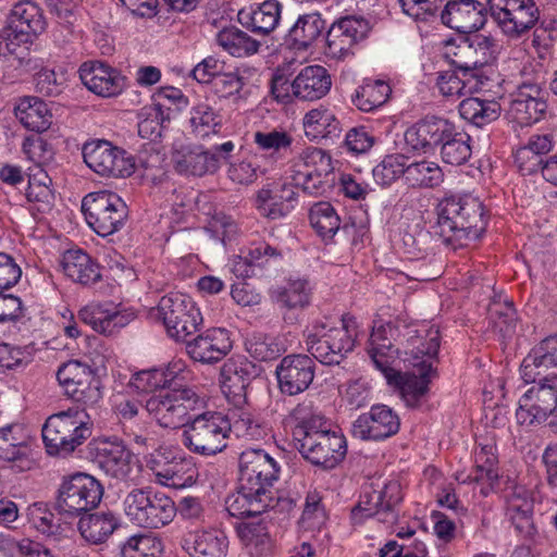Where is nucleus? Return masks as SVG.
<instances>
[{
	"mask_svg": "<svg viewBox=\"0 0 557 557\" xmlns=\"http://www.w3.org/2000/svg\"><path fill=\"white\" fill-rule=\"evenodd\" d=\"M293 438L301 456L323 469H334L347 454L345 436L331 430L326 418L312 404H298L290 412Z\"/></svg>",
	"mask_w": 557,
	"mask_h": 557,
	"instance_id": "nucleus-1",
	"label": "nucleus"
},
{
	"mask_svg": "<svg viewBox=\"0 0 557 557\" xmlns=\"http://www.w3.org/2000/svg\"><path fill=\"white\" fill-rule=\"evenodd\" d=\"M436 213L433 232L446 245L468 238L478 239L485 228L483 205L470 195L443 198L436 207Z\"/></svg>",
	"mask_w": 557,
	"mask_h": 557,
	"instance_id": "nucleus-2",
	"label": "nucleus"
},
{
	"mask_svg": "<svg viewBox=\"0 0 557 557\" xmlns=\"http://www.w3.org/2000/svg\"><path fill=\"white\" fill-rule=\"evenodd\" d=\"M91 435L86 406L76 405L51 414L42 428V440L51 456H69Z\"/></svg>",
	"mask_w": 557,
	"mask_h": 557,
	"instance_id": "nucleus-3",
	"label": "nucleus"
},
{
	"mask_svg": "<svg viewBox=\"0 0 557 557\" xmlns=\"http://www.w3.org/2000/svg\"><path fill=\"white\" fill-rule=\"evenodd\" d=\"M355 323L352 318H343L342 325L336 327L313 324L305 331L307 351L322 364H339L355 348L356 333L351 330Z\"/></svg>",
	"mask_w": 557,
	"mask_h": 557,
	"instance_id": "nucleus-4",
	"label": "nucleus"
},
{
	"mask_svg": "<svg viewBox=\"0 0 557 557\" xmlns=\"http://www.w3.org/2000/svg\"><path fill=\"white\" fill-rule=\"evenodd\" d=\"M230 418L222 412L207 411L186 422L183 444L193 453L213 456L227 447Z\"/></svg>",
	"mask_w": 557,
	"mask_h": 557,
	"instance_id": "nucleus-5",
	"label": "nucleus"
},
{
	"mask_svg": "<svg viewBox=\"0 0 557 557\" xmlns=\"http://www.w3.org/2000/svg\"><path fill=\"white\" fill-rule=\"evenodd\" d=\"M123 505L129 521L147 529H159L169 524L177 511L171 497L143 488L132 490L125 496Z\"/></svg>",
	"mask_w": 557,
	"mask_h": 557,
	"instance_id": "nucleus-6",
	"label": "nucleus"
},
{
	"mask_svg": "<svg viewBox=\"0 0 557 557\" xmlns=\"http://www.w3.org/2000/svg\"><path fill=\"white\" fill-rule=\"evenodd\" d=\"M102 496L103 487L98 480L86 473H76L60 485L54 510L64 519L81 517L95 509Z\"/></svg>",
	"mask_w": 557,
	"mask_h": 557,
	"instance_id": "nucleus-7",
	"label": "nucleus"
},
{
	"mask_svg": "<svg viewBox=\"0 0 557 557\" xmlns=\"http://www.w3.org/2000/svg\"><path fill=\"white\" fill-rule=\"evenodd\" d=\"M201 405L198 394L193 388L184 387L150 396L145 408L160 426L175 429L185 426L190 413Z\"/></svg>",
	"mask_w": 557,
	"mask_h": 557,
	"instance_id": "nucleus-8",
	"label": "nucleus"
},
{
	"mask_svg": "<svg viewBox=\"0 0 557 557\" xmlns=\"http://www.w3.org/2000/svg\"><path fill=\"white\" fill-rule=\"evenodd\" d=\"M82 211L87 224L102 237L119 232L128 218L125 201L110 190H100L85 196L82 200Z\"/></svg>",
	"mask_w": 557,
	"mask_h": 557,
	"instance_id": "nucleus-9",
	"label": "nucleus"
},
{
	"mask_svg": "<svg viewBox=\"0 0 557 557\" xmlns=\"http://www.w3.org/2000/svg\"><path fill=\"white\" fill-rule=\"evenodd\" d=\"M158 311L168 335L177 342H186L203 322L196 302L183 293L163 296L159 301Z\"/></svg>",
	"mask_w": 557,
	"mask_h": 557,
	"instance_id": "nucleus-10",
	"label": "nucleus"
},
{
	"mask_svg": "<svg viewBox=\"0 0 557 557\" xmlns=\"http://www.w3.org/2000/svg\"><path fill=\"white\" fill-rule=\"evenodd\" d=\"M491 16L509 39L517 40L535 27L540 10L534 0H487Z\"/></svg>",
	"mask_w": 557,
	"mask_h": 557,
	"instance_id": "nucleus-11",
	"label": "nucleus"
},
{
	"mask_svg": "<svg viewBox=\"0 0 557 557\" xmlns=\"http://www.w3.org/2000/svg\"><path fill=\"white\" fill-rule=\"evenodd\" d=\"M234 149L232 140L214 144L211 149L201 145H187L173 152L172 161L180 174L205 176L218 172L222 161L227 160Z\"/></svg>",
	"mask_w": 557,
	"mask_h": 557,
	"instance_id": "nucleus-12",
	"label": "nucleus"
},
{
	"mask_svg": "<svg viewBox=\"0 0 557 557\" xmlns=\"http://www.w3.org/2000/svg\"><path fill=\"white\" fill-rule=\"evenodd\" d=\"M406 342L405 361L411 367L410 372L417 373V379H423L428 394L429 385L436 376L434 362L440 349V331L426 326L409 330Z\"/></svg>",
	"mask_w": 557,
	"mask_h": 557,
	"instance_id": "nucleus-13",
	"label": "nucleus"
},
{
	"mask_svg": "<svg viewBox=\"0 0 557 557\" xmlns=\"http://www.w3.org/2000/svg\"><path fill=\"white\" fill-rule=\"evenodd\" d=\"M369 356L375 368L380 370L387 383L400 391L401 397L408 407L416 408L426 396V385L423 379H417L414 372H399L392 367L397 349L389 345L388 349L377 346L368 348Z\"/></svg>",
	"mask_w": 557,
	"mask_h": 557,
	"instance_id": "nucleus-14",
	"label": "nucleus"
},
{
	"mask_svg": "<svg viewBox=\"0 0 557 557\" xmlns=\"http://www.w3.org/2000/svg\"><path fill=\"white\" fill-rule=\"evenodd\" d=\"M83 158L87 166L101 176L123 178L135 171L133 156L109 140L86 143L83 146Z\"/></svg>",
	"mask_w": 557,
	"mask_h": 557,
	"instance_id": "nucleus-15",
	"label": "nucleus"
},
{
	"mask_svg": "<svg viewBox=\"0 0 557 557\" xmlns=\"http://www.w3.org/2000/svg\"><path fill=\"white\" fill-rule=\"evenodd\" d=\"M401 500V486L397 481H389L380 490H366L351 509V521L362 524L367 518L376 517L380 522L393 523L397 519L396 507Z\"/></svg>",
	"mask_w": 557,
	"mask_h": 557,
	"instance_id": "nucleus-16",
	"label": "nucleus"
},
{
	"mask_svg": "<svg viewBox=\"0 0 557 557\" xmlns=\"http://www.w3.org/2000/svg\"><path fill=\"white\" fill-rule=\"evenodd\" d=\"M533 383L519 399L516 411L517 422L521 425L541 424L557 409V380L529 381Z\"/></svg>",
	"mask_w": 557,
	"mask_h": 557,
	"instance_id": "nucleus-17",
	"label": "nucleus"
},
{
	"mask_svg": "<svg viewBox=\"0 0 557 557\" xmlns=\"http://www.w3.org/2000/svg\"><path fill=\"white\" fill-rule=\"evenodd\" d=\"M278 472L277 462L262 449H247L239 456L238 482L245 491L272 495L270 488Z\"/></svg>",
	"mask_w": 557,
	"mask_h": 557,
	"instance_id": "nucleus-18",
	"label": "nucleus"
},
{
	"mask_svg": "<svg viewBox=\"0 0 557 557\" xmlns=\"http://www.w3.org/2000/svg\"><path fill=\"white\" fill-rule=\"evenodd\" d=\"M57 379L66 395L79 406H94L102 398L99 379L90 367L77 360L63 363Z\"/></svg>",
	"mask_w": 557,
	"mask_h": 557,
	"instance_id": "nucleus-19",
	"label": "nucleus"
},
{
	"mask_svg": "<svg viewBox=\"0 0 557 557\" xmlns=\"http://www.w3.org/2000/svg\"><path fill=\"white\" fill-rule=\"evenodd\" d=\"M458 127L443 116L426 115L407 128L405 141L416 151L430 153L453 136Z\"/></svg>",
	"mask_w": 557,
	"mask_h": 557,
	"instance_id": "nucleus-20",
	"label": "nucleus"
},
{
	"mask_svg": "<svg viewBox=\"0 0 557 557\" xmlns=\"http://www.w3.org/2000/svg\"><path fill=\"white\" fill-rule=\"evenodd\" d=\"M399 426V417L389 407L374 405L354 421L351 434L362 441H382L395 435Z\"/></svg>",
	"mask_w": 557,
	"mask_h": 557,
	"instance_id": "nucleus-21",
	"label": "nucleus"
},
{
	"mask_svg": "<svg viewBox=\"0 0 557 557\" xmlns=\"http://www.w3.org/2000/svg\"><path fill=\"white\" fill-rule=\"evenodd\" d=\"M368 32L369 23L362 17L349 15L338 18L327 30L326 54L334 59L346 58Z\"/></svg>",
	"mask_w": 557,
	"mask_h": 557,
	"instance_id": "nucleus-22",
	"label": "nucleus"
},
{
	"mask_svg": "<svg viewBox=\"0 0 557 557\" xmlns=\"http://www.w3.org/2000/svg\"><path fill=\"white\" fill-rule=\"evenodd\" d=\"M487 7V2L479 0H449L441 11V20L458 33L470 34L484 26Z\"/></svg>",
	"mask_w": 557,
	"mask_h": 557,
	"instance_id": "nucleus-23",
	"label": "nucleus"
},
{
	"mask_svg": "<svg viewBox=\"0 0 557 557\" xmlns=\"http://www.w3.org/2000/svg\"><path fill=\"white\" fill-rule=\"evenodd\" d=\"M255 375V366L244 356L228 358L220 372L221 389L225 397L235 406L245 404L247 387Z\"/></svg>",
	"mask_w": 557,
	"mask_h": 557,
	"instance_id": "nucleus-24",
	"label": "nucleus"
},
{
	"mask_svg": "<svg viewBox=\"0 0 557 557\" xmlns=\"http://www.w3.org/2000/svg\"><path fill=\"white\" fill-rule=\"evenodd\" d=\"M314 368V361L307 355L284 357L275 371L282 393L293 396L306 391L313 381Z\"/></svg>",
	"mask_w": 557,
	"mask_h": 557,
	"instance_id": "nucleus-25",
	"label": "nucleus"
},
{
	"mask_svg": "<svg viewBox=\"0 0 557 557\" xmlns=\"http://www.w3.org/2000/svg\"><path fill=\"white\" fill-rule=\"evenodd\" d=\"M230 332L222 327H211L195 338L186 341L189 357L205 364L221 361L232 349Z\"/></svg>",
	"mask_w": 557,
	"mask_h": 557,
	"instance_id": "nucleus-26",
	"label": "nucleus"
},
{
	"mask_svg": "<svg viewBox=\"0 0 557 557\" xmlns=\"http://www.w3.org/2000/svg\"><path fill=\"white\" fill-rule=\"evenodd\" d=\"M520 374L524 382L557 380V336L543 339L523 359Z\"/></svg>",
	"mask_w": 557,
	"mask_h": 557,
	"instance_id": "nucleus-27",
	"label": "nucleus"
},
{
	"mask_svg": "<svg viewBox=\"0 0 557 557\" xmlns=\"http://www.w3.org/2000/svg\"><path fill=\"white\" fill-rule=\"evenodd\" d=\"M149 465L157 481L169 487H189L198 478V469L190 457L174 456L171 459L153 457Z\"/></svg>",
	"mask_w": 557,
	"mask_h": 557,
	"instance_id": "nucleus-28",
	"label": "nucleus"
},
{
	"mask_svg": "<svg viewBox=\"0 0 557 557\" xmlns=\"http://www.w3.org/2000/svg\"><path fill=\"white\" fill-rule=\"evenodd\" d=\"M78 73L82 83L98 96L113 97L124 88V77L102 62H85Z\"/></svg>",
	"mask_w": 557,
	"mask_h": 557,
	"instance_id": "nucleus-29",
	"label": "nucleus"
},
{
	"mask_svg": "<svg viewBox=\"0 0 557 557\" xmlns=\"http://www.w3.org/2000/svg\"><path fill=\"white\" fill-rule=\"evenodd\" d=\"M8 37L28 41L32 35L45 29V20L40 8L32 1H22L14 5L7 20Z\"/></svg>",
	"mask_w": 557,
	"mask_h": 557,
	"instance_id": "nucleus-30",
	"label": "nucleus"
},
{
	"mask_svg": "<svg viewBox=\"0 0 557 557\" xmlns=\"http://www.w3.org/2000/svg\"><path fill=\"white\" fill-rule=\"evenodd\" d=\"M78 319L100 334L111 335L127 325L131 314L123 313L110 304H89L78 311Z\"/></svg>",
	"mask_w": 557,
	"mask_h": 557,
	"instance_id": "nucleus-31",
	"label": "nucleus"
},
{
	"mask_svg": "<svg viewBox=\"0 0 557 557\" xmlns=\"http://www.w3.org/2000/svg\"><path fill=\"white\" fill-rule=\"evenodd\" d=\"M507 515L518 534L531 537L534 534L533 499L529 491L515 485L506 491Z\"/></svg>",
	"mask_w": 557,
	"mask_h": 557,
	"instance_id": "nucleus-32",
	"label": "nucleus"
},
{
	"mask_svg": "<svg viewBox=\"0 0 557 557\" xmlns=\"http://www.w3.org/2000/svg\"><path fill=\"white\" fill-rule=\"evenodd\" d=\"M494 46L493 39L486 36H478L472 42L462 41L447 53L451 66L463 77L475 67L486 63L485 50Z\"/></svg>",
	"mask_w": 557,
	"mask_h": 557,
	"instance_id": "nucleus-33",
	"label": "nucleus"
},
{
	"mask_svg": "<svg viewBox=\"0 0 557 557\" xmlns=\"http://www.w3.org/2000/svg\"><path fill=\"white\" fill-rule=\"evenodd\" d=\"M332 79L321 65H308L294 78V97L304 101L323 98L331 89Z\"/></svg>",
	"mask_w": 557,
	"mask_h": 557,
	"instance_id": "nucleus-34",
	"label": "nucleus"
},
{
	"mask_svg": "<svg viewBox=\"0 0 557 557\" xmlns=\"http://www.w3.org/2000/svg\"><path fill=\"white\" fill-rule=\"evenodd\" d=\"M182 547L190 557H224L228 541L220 530H206L187 533Z\"/></svg>",
	"mask_w": 557,
	"mask_h": 557,
	"instance_id": "nucleus-35",
	"label": "nucleus"
},
{
	"mask_svg": "<svg viewBox=\"0 0 557 557\" xmlns=\"http://www.w3.org/2000/svg\"><path fill=\"white\" fill-rule=\"evenodd\" d=\"M119 527L117 516L110 510L86 512L77 523L81 536L91 545L106 543Z\"/></svg>",
	"mask_w": 557,
	"mask_h": 557,
	"instance_id": "nucleus-36",
	"label": "nucleus"
},
{
	"mask_svg": "<svg viewBox=\"0 0 557 557\" xmlns=\"http://www.w3.org/2000/svg\"><path fill=\"white\" fill-rule=\"evenodd\" d=\"M273 503L272 495L245 491L238 483L237 491L226 497L225 508L232 517L244 519L261 515L268 508L273 507Z\"/></svg>",
	"mask_w": 557,
	"mask_h": 557,
	"instance_id": "nucleus-37",
	"label": "nucleus"
},
{
	"mask_svg": "<svg viewBox=\"0 0 557 557\" xmlns=\"http://www.w3.org/2000/svg\"><path fill=\"white\" fill-rule=\"evenodd\" d=\"M63 271L73 282L90 287L101 281L100 267L81 249H71L63 255Z\"/></svg>",
	"mask_w": 557,
	"mask_h": 557,
	"instance_id": "nucleus-38",
	"label": "nucleus"
},
{
	"mask_svg": "<svg viewBox=\"0 0 557 557\" xmlns=\"http://www.w3.org/2000/svg\"><path fill=\"white\" fill-rule=\"evenodd\" d=\"M14 112L21 124L33 132H45L52 124V114L47 103L38 97L21 98Z\"/></svg>",
	"mask_w": 557,
	"mask_h": 557,
	"instance_id": "nucleus-39",
	"label": "nucleus"
},
{
	"mask_svg": "<svg viewBox=\"0 0 557 557\" xmlns=\"http://www.w3.org/2000/svg\"><path fill=\"white\" fill-rule=\"evenodd\" d=\"M281 17V4L277 0H267L251 12L239 11L238 21L253 33L268 35L275 29Z\"/></svg>",
	"mask_w": 557,
	"mask_h": 557,
	"instance_id": "nucleus-40",
	"label": "nucleus"
},
{
	"mask_svg": "<svg viewBox=\"0 0 557 557\" xmlns=\"http://www.w3.org/2000/svg\"><path fill=\"white\" fill-rule=\"evenodd\" d=\"M189 124L191 133L201 139L218 135L223 127V115L207 100L190 108Z\"/></svg>",
	"mask_w": 557,
	"mask_h": 557,
	"instance_id": "nucleus-41",
	"label": "nucleus"
},
{
	"mask_svg": "<svg viewBox=\"0 0 557 557\" xmlns=\"http://www.w3.org/2000/svg\"><path fill=\"white\" fill-rule=\"evenodd\" d=\"M101 467L107 474L117 480H134L139 472L137 458L125 447L112 446L102 457Z\"/></svg>",
	"mask_w": 557,
	"mask_h": 557,
	"instance_id": "nucleus-42",
	"label": "nucleus"
},
{
	"mask_svg": "<svg viewBox=\"0 0 557 557\" xmlns=\"http://www.w3.org/2000/svg\"><path fill=\"white\" fill-rule=\"evenodd\" d=\"M325 22L319 13H309L298 17L289 29L287 40L297 50H306L322 34Z\"/></svg>",
	"mask_w": 557,
	"mask_h": 557,
	"instance_id": "nucleus-43",
	"label": "nucleus"
},
{
	"mask_svg": "<svg viewBox=\"0 0 557 557\" xmlns=\"http://www.w3.org/2000/svg\"><path fill=\"white\" fill-rule=\"evenodd\" d=\"M302 171L310 174L334 175L330 153L318 147H307L289 160V171Z\"/></svg>",
	"mask_w": 557,
	"mask_h": 557,
	"instance_id": "nucleus-44",
	"label": "nucleus"
},
{
	"mask_svg": "<svg viewBox=\"0 0 557 557\" xmlns=\"http://www.w3.org/2000/svg\"><path fill=\"white\" fill-rule=\"evenodd\" d=\"M502 112L500 104L493 99L470 97L459 104L460 116L478 127L496 121Z\"/></svg>",
	"mask_w": 557,
	"mask_h": 557,
	"instance_id": "nucleus-45",
	"label": "nucleus"
},
{
	"mask_svg": "<svg viewBox=\"0 0 557 557\" xmlns=\"http://www.w3.org/2000/svg\"><path fill=\"white\" fill-rule=\"evenodd\" d=\"M271 297L281 308L304 309L310 304L311 286L307 278H289L285 286L274 289Z\"/></svg>",
	"mask_w": 557,
	"mask_h": 557,
	"instance_id": "nucleus-46",
	"label": "nucleus"
},
{
	"mask_svg": "<svg viewBox=\"0 0 557 557\" xmlns=\"http://www.w3.org/2000/svg\"><path fill=\"white\" fill-rule=\"evenodd\" d=\"M216 42L226 52L235 58H246L256 54L261 42L244 30L232 26L220 30L216 34Z\"/></svg>",
	"mask_w": 557,
	"mask_h": 557,
	"instance_id": "nucleus-47",
	"label": "nucleus"
},
{
	"mask_svg": "<svg viewBox=\"0 0 557 557\" xmlns=\"http://www.w3.org/2000/svg\"><path fill=\"white\" fill-rule=\"evenodd\" d=\"M389 85L381 79H366L351 95V102L360 111L370 112L386 103L391 96Z\"/></svg>",
	"mask_w": 557,
	"mask_h": 557,
	"instance_id": "nucleus-48",
	"label": "nucleus"
},
{
	"mask_svg": "<svg viewBox=\"0 0 557 557\" xmlns=\"http://www.w3.org/2000/svg\"><path fill=\"white\" fill-rule=\"evenodd\" d=\"M29 451L28 445L14 441L10 426L0 429V459L12 462L17 471L29 470L34 465Z\"/></svg>",
	"mask_w": 557,
	"mask_h": 557,
	"instance_id": "nucleus-49",
	"label": "nucleus"
},
{
	"mask_svg": "<svg viewBox=\"0 0 557 557\" xmlns=\"http://www.w3.org/2000/svg\"><path fill=\"white\" fill-rule=\"evenodd\" d=\"M309 221L312 228L323 239H332L341 230V218L327 201H319L310 208Z\"/></svg>",
	"mask_w": 557,
	"mask_h": 557,
	"instance_id": "nucleus-50",
	"label": "nucleus"
},
{
	"mask_svg": "<svg viewBox=\"0 0 557 557\" xmlns=\"http://www.w3.org/2000/svg\"><path fill=\"white\" fill-rule=\"evenodd\" d=\"M545 100H532L513 96L508 109V117L520 126H530L539 122L546 112Z\"/></svg>",
	"mask_w": 557,
	"mask_h": 557,
	"instance_id": "nucleus-51",
	"label": "nucleus"
},
{
	"mask_svg": "<svg viewBox=\"0 0 557 557\" xmlns=\"http://www.w3.org/2000/svg\"><path fill=\"white\" fill-rule=\"evenodd\" d=\"M306 135L312 138H326L336 136L339 128V121L329 110L314 109L306 113L304 117Z\"/></svg>",
	"mask_w": 557,
	"mask_h": 557,
	"instance_id": "nucleus-52",
	"label": "nucleus"
},
{
	"mask_svg": "<svg viewBox=\"0 0 557 557\" xmlns=\"http://www.w3.org/2000/svg\"><path fill=\"white\" fill-rule=\"evenodd\" d=\"M281 252L267 243H259L249 248L244 257H239V261L234 265V272L240 276L255 275V267L263 268L267 265L271 258H278Z\"/></svg>",
	"mask_w": 557,
	"mask_h": 557,
	"instance_id": "nucleus-53",
	"label": "nucleus"
},
{
	"mask_svg": "<svg viewBox=\"0 0 557 557\" xmlns=\"http://www.w3.org/2000/svg\"><path fill=\"white\" fill-rule=\"evenodd\" d=\"M474 472L473 476L468 475L466 479H462L463 483L467 482H482L486 481L491 484L498 480V470H497V457L495 454V447L491 444L480 445L479 449L475 450L474 454Z\"/></svg>",
	"mask_w": 557,
	"mask_h": 557,
	"instance_id": "nucleus-54",
	"label": "nucleus"
},
{
	"mask_svg": "<svg viewBox=\"0 0 557 557\" xmlns=\"http://www.w3.org/2000/svg\"><path fill=\"white\" fill-rule=\"evenodd\" d=\"M245 346L249 355L260 361L274 360L285 351V347L278 338L264 333L251 334L246 339Z\"/></svg>",
	"mask_w": 557,
	"mask_h": 557,
	"instance_id": "nucleus-55",
	"label": "nucleus"
},
{
	"mask_svg": "<svg viewBox=\"0 0 557 557\" xmlns=\"http://www.w3.org/2000/svg\"><path fill=\"white\" fill-rule=\"evenodd\" d=\"M443 171L432 161L412 162L407 165V182L413 187H435L443 182Z\"/></svg>",
	"mask_w": 557,
	"mask_h": 557,
	"instance_id": "nucleus-56",
	"label": "nucleus"
},
{
	"mask_svg": "<svg viewBox=\"0 0 557 557\" xmlns=\"http://www.w3.org/2000/svg\"><path fill=\"white\" fill-rule=\"evenodd\" d=\"M447 143L440 147L442 160L451 165H461L471 157L470 136L456 129Z\"/></svg>",
	"mask_w": 557,
	"mask_h": 557,
	"instance_id": "nucleus-57",
	"label": "nucleus"
},
{
	"mask_svg": "<svg viewBox=\"0 0 557 557\" xmlns=\"http://www.w3.org/2000/svg\"><path fill=\"white\" fill-rule=\"evenodd\" d=\"M290 173L294 185L301 188L305 194L313 197L325 195L333 187L335 181V175L331 174L322 176V174L315 175L298 170H294Z\"/></svg>",
	"mask_w": 557,
	"mask_h": 557,
	"instance_id": "nucleus-58",
	"label": "nucleus"
},
{
	"mask_svg": "<svg viewBox=\"0 0 557 557\" xmlns=\"http://www.w3.org/2000/svg\"><path fill=\"white\" fill-rule=\"evenodd\" d=\"M407 158L403 154L395 153L386 156L381 163L373 169V177L377 184L387 186L395 180L405 176L407 180Z\"/></svg>",
	"mask_w": 557,
	"mask_h": 557,
	"instance_id": "nucleus-59",
	"label": "nucleus"
},
{
	"mask_svg": "<svg viewBox=\"0 0 557 557\" xmlns=\"http://www.w3.org/2000/svg\"><path fill=\"white\" fill-rule=\"evenodd\" d=\"M170 121V109L163 103H153L147 116L138 123V134L143 138L156 139L161 136L163 123Z\"/></svg>",
	"mask_w": 557,
	"mask_h": 557,
	"instance_id": "nucleus-60",
	"label": "nucleus"
},
{
	"mask_svg": "<svg viewBox=\"0 0 557 557\" xmlns=\"http://www.w3.org/2000/svg\"><path fill=\"white\" fill-rule=\"evenodd\" d=\"M51 180L45 176L44 180L32 178L28 182L26 197L28 201L33 202L35 209L41 213L52 210L54 206L55 196L50 188Z\"/></svg>",
	"mask_w": 557,
	"mask_h": 557,
	"instance_id": "nucleus-61",
	"label": "nucleus"
},
{
	"mask_svg": "<svg viewBox=\"0 0 557 557\" xmlns=\"http://www.w3.org/2000/svg\"><path fill=\"white\" fill-rule=\"evenodd\" d=\"M253 143L262 151L285 153L292 147L293 137L286 131L276 128L269 132L258 131L253 134Z\"/></svg>",
	"mask_w": 557,
	"mask_h": 557,
	"instance_id": "nucleus-62",
	"label": "nucleus"
},
{
	"mask_svg": "<svg viewBox=\"0 0 557 557\" xmlns=\"http://www.w3.org/2000/svg\"><path fill=\"white\" fill-rule=\"evenodd\" d=\"M490 313L494 326L503 337H509L515 333L518 318L511 301L505 300L503 304H494Z\"/></svg>",
	"mask_w": 557,
	"mask_h": 557,
	"instance_id": "nucleus-63",
	"label": "nucleus"
},
{
	"mask_svg": "<svg viewBox=\"0 0 557 557\" xmlns=\"http://www.w3.org/2000/svg\"><path fill=\"white\" fill-rule=\"evenodd\" d=\"M256 207L262 216L270 220L284 218L294 209V205H282L272 200V189L269 188H261L257 193Z\"/></svg>",
	"mask_w": 557,
	"mask_h": 557,
	"instance_id": "nucleus-64",
	"label": "nucleus"
}]
</instances>
